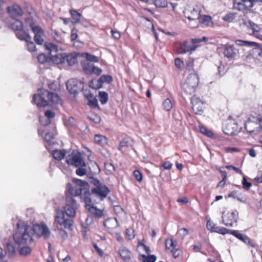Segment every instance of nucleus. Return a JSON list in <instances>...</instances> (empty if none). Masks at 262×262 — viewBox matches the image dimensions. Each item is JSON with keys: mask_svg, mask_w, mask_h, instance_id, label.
Masks as SVG:
<instances>
[{"mask_svg": "<svg viewBox=\"0 0 262 262\" xmlns=\"http://www.w3.org/2000/svg\"><path fill=\"white\" fill-rule=\"evenodd\" d=\"M17 231L13 235L16 244L19 245H28L33 242V235L35 234L38 237L47 238L50 232L48 227L43 224H35L33 227L26 224L24 221L19 220L16 225Z\"/></svg>", "mask_w": 262, "mask_h": 262, "instance_id": "1", "label": "nucleus"}, {"mask_svg": "<svg viewBox=\"0 0 262 262\" xmlns=\"http://www.w3.org/2000/svg\"><path fill=\"white\" fill-rule=\"evenodd\" d=\"M66 205L64 211L57 209L55 216V223L65 229L72 231L74 225V218L76 215V201L70 196H66Z\"/></svg>", "mask_w": 262, "mask_h": 262, "instance_id": "2", "label": "nucleus"}, {"mask_svg": "<svg viewBox=\"0 0 262 262\" xmlns=\"http://www.w3.org/2000/svg\"><path fill=\"white\" fill-rule=\"evenodd\" d=\"M207 40L208 38L204 36L202 38H192L190 39V42L193 44H199L202 41H206ZM198 46V45H190L188 41H184L176 43L174 46V50L178 54H184L194 51Z\"/></svg>", "mask_w": 262, "mask_h": 262, "instance_id": "3", "label": "nucleus"}, {"mask_svg": "<svg viewBox=\"0 0 262 262\" xmlns=\"http://www.w3.org/2000/svg\"><path fill=\"white\" fill-rule=\"evenodd\" d=\"M201 12V8L198 5L185 9L184 14L185 17L189 21L188 25L190 28H196L198 27V19Z\"/></svg>", "mask_w": 262, "mask_h": 262, "instance_id": "4", "label": "nucleus"}, {"mask_svg": "<svg viewBox=\"0 0 262 262\" xmlns=\"http://www.w3.org/2000/svg\"><path fill=\"white\" fill-rule=\"evenodd\" d=\"M199 83V77L198 74L196 72L190 73L182 84V89L186 94L191 95L196 91Z\"/></svg>", "mask_w": 262, "mask_h": 262, "instance_id": "5", "label": "nucleus"}, {"mask_svg": "<svg viewBox=\"0 0 262 262\" xmlns=\"http://www.w3.org/2000/svg\"><path fill=\"white\" fill-rule=\"evenodd\" d=\"M92 184L95 187L92 189L91 195L93 194L98 197L100 201H102L109 193V189L103 183L95 178L92 180Z\"/></svg>", "mask_w": 262, "mask_h": 262, "instance_id": "6", "label": "nucleus"}, {"mask_svg": "<svg viewBox=\"0 0 262 262\" xmlns=\"http://www.w3.org/2000/svg\"><path fill=\"white\" fill-rule=\"evenodd\" d=\"M66 163L75 167H86L81 154L77 150H73L72 152L66 157Z\"/></svg>", "mask_w": 262, "mask_h": 262, "instance_id": "7", "label": "nucleus"}, {"mask_svg": "<svg viewBox=\"0 0 262 262\" xmlns=\"http://www.w3.org/2000/svg\"><path fill=\"white\" fill-rule=\"evenodd\" d=\"M238 212L236 210L224 211L222 213L223 223L228 227H232L237 222Z\"/></svg>", "mask_w": 262, "mask_h": 262, "instance_id": "8", "label": "nucleus"}, {"mask_svg": "<svg viewBox=\"0 0 262 262\" xmlns=\"http://www.w3.org/2000/svg\"><path fill=\"white\" fill-rule=\"evenodd\" d=\"M177 242L172 238H167L165 241L166 250L170 251L174 258L179 257L183 254L182 250L177 247Z\"/></svg>", "mask_w": 262, "mask_h": 262, "instance_id": "9", "label": "nucleus"}, {"mask_svg": "<svg viewBox=\"0 0 262 262\" xmlns=\"http://www.w3.org/2000/svg\"><path fill=\"white\" fill-rule=\"evenodd\" d=\"M261 119L254 116H251L245 123V128L247 132L250 134L257 132L260 129Z\"/></svg>", "mask_w": 262, "mask_h": 262, "instance_id": "10", "label": "nucleus"}, {"mask_svg": "<svg viewBox=\"0 0 262 262\" xmlns=\"http://www.w3.org/2000/svg\"><path fill=\"white\" fill-rule=\"evenodd\" d=\"M192 109L196 115H202L205 108V103L200 97L193 95L191 99Z\"/></svg>", "mask_w": 262, "mask_h": 262, "instance_id": "11", "label": "nucleus"}, {"mask_svg": "<svg viewBox=\"0 0 262 262\" xmlns=\"http://www.w3.org/2000/svg\"><path fill=\"white\" fill-rule=\"evenodd\" d=\"M252 0H233V8L238 11H246L253 6Z\"/></svg>", "mask_w": 262, "mask_h": 262, "instance_id": "12", "label": "nucleus"}, {"mask_svg": "<svg viewBox=\"0 0 262 262\" xmlns=\"http://www.w3.org/2000/svg\"><path fill=\"white\" fill-rule=\"evenodd\" d=\"M113 81V77L108 75H102L99 79H94L90 81V86L94 89H99L102 87L104 83H110Z\"/></svg>", "mask_w": 262, "mask_h": 262, "instance_id": "13", "label": "nucleus"}, {"mask_svg": "<svg viewBox=\"0 0 262 262\" xmlns=\"http://www.w3.org/2000/svg\"><path fill=\"white\" fill-rule=\"evenodd\" d=\"M83 201L85 203V208L88 210L90 213L98 217H101L103 216V213L102 211L98 209L94 206V203L93 202L91 196L85 197Z\"/></svg>", "mask_w": 262, "mask_h": 262, "instance_id": "14", "label": "nucleus"}, {"mask_svg": "<svg viewBox=\"0 0 262 262\" xmlns=\"http://www.w3.org/2000/svg\"><path fill=\"white\" fill-rule=\"evenodd\" d=\"M43 90H40V93L34 94L33 97V101L39 107H44L48 104V100L45 98L47 95H43Z\"/></svg>", "mask_w": 262, "mask_h": 262, "instance_id": "15", "label": "nucleus"}, {"mask_svg": "<svg viewBox=\"0 0 262 262\" xmlns=\"http://www.w3.org/2000/svg\"><path fill=\"white\" fill-rule=\"evenodd\" d=\"M73 182L76 184L77 187L83 190V194L82 195L83 200H84L85 197L91 196V193L89 190V184L86 181L80 179H73Z\"/></svg>", "mask_w": 262, "mask_h": 262, "instance_id": "16", "label": "nucleus"}, {"mask_svg": "<svg viewBox=\"0 0 262 262\" xmlns=\"http://www.w3.org/2000/svg\"><path fill=\"white\" fill-rule=\"evenodd\" d=\"M7 10L8 14L12 18L20 17L24 14L21 8L16 4H13L8 6Z\"/></svg>", "mask_w": 262, "mask_h": 262, "instance_id": "17", "label": "nucleus"}, {"mask_svg": "<svg viewBox=\"0 0 262 262\" xmlns=\"http://www.w3.org/2000/svg\"><path fill=\"white\" fill-rule=\"evenodd\" d=\"M30 27H31L33 32L35 34V42L38 45H42L44 41L42 38V36L43 35V29L39 26H34L33 24H31Z\"/></svg>", "mask_w": 262, "mask_h": 262, "instance_id": "18", "label": "nucleus"}, {"mask_svg": "<svg viewBox=\"0 0 262 262\" xmlns=\"http://www.w3.org/2000/svg\"><path fill=\"white\" fill-rule=\"evenodd\" d=\"M223 129L225 134L228 136H233L237 132L238 126L234 121H230L224 126Z\"/></svg>", "mask_w": 262, "mask_h": 262, "instance_id": "19", "label": "nucleus"}, {"mask_svg": "<svg viewBox=\"0 0 262 262\" xmlns=\"http://www.w3.org/2000/svg\"><path fill=\"white\" fill-rule=\"evenodd\" d=\"M66 190L67 191L70 196H77L80 195L81 199H82V195L83 194V190L80 188H78L77 186L73 187L71 183H68L66 186ZM69 196L67 194L66 195Z\"/></svg>", "mask_w": 262, "mask_h": 262, "instance_id": "20", "label": "nucleus"}, {"mask_svg": "<svg viewBox=\"0 0 262 262\" xmlns=\"http://www.w3.org/2000/svg\"><path fill=\"white\" fill-rule=\"evenodd\" d=\"M245 24L252 30V35L262 40V35L260 34V28L258 25L251 20H248Z\"/></svg>", "mask_w": 262, "mask_h": 262, "instance_id": "21", "label": "nucleus"}, {"mask_svg": "<svg viewBox=\"0 0 262 262\" xmlns=\"http://www.w3.org/2000/svg\"><path fill=\"white\" fill-rule=\"evenodd\" d=\"M43 95H47L48 102L49 101L51 103L56 104L61 102L60 97L56 93L49 92L47 90L43 91Z\"/></svg>", "mask_w": 262, "mask_h": 262, "instance_id": "22", "label": "nucleus"}, {"mask_svg": "<svg viewBox=\"0 0 262 262\" xmlns=\"http://www.w3.org/2000/svg\"><path fill=\"white\" fill-rule=\"evenodd\" d=\"M198 26L200 24L203 25L205 26H211L213 25V21L211 16L207 15L200 14L199 18L198 19Z\"/></svg>", "mask_w": 262, "mask_h": 262, "instance_id": "23", "label": "nucleus"}, {"mask_svg": "<svg viewBox=\"0 0 262 262\" xmlns=\"http://www.w3.org/2000/svg\"><path fill=\"white\" fill-rule=\"evenodd\" d=\"M77 82V81L74 79H71L67 81V88L71 94H75L78 93Z\"/></svg>", "mask_w": 262, "mask_h": 262, "instance_id": "24", "label": "nucleus"}, {"mask_svg": "<svg viewBox=\"0 0 262 262\" xmlns=\"http://www.w3.org/2000/svg\"><path fill=\"white\" fill-rule=\"evenodd\" d=\"M77 56L78 55L75 53L69 54L65 53V63H67L69 66L75 64L77 61Z\"/></svg>", "mask_w": 262, "mask_h": 262, "instance_id": "25", "label": "nucleus"}, {"mask_svg": "<svg viewBox=\"0 0 262 262\" xmlns=\"http://www.w3.org/2000/svg\"><path fill=\"white\" fill-rule=\"evenodd\" d=\"M18 39L21 40L29 41L31 40V37L23 29H20L15 33Z\"/></svg>", "mask_w": 262, "mask_h": 262, "instance_id": "26", "label": "nucleus"}, {"mask_svg": "<svg viewBox=\"0 0 262 262\" xmlns=\"http://www.w3.org/2000/svg\"><path fill=\"white\" fill-rule=\"evenodd\" d=\"M231 234L234 235L238 239L243 241L246 244H250L251 243L250 238L246 235L240 233L237 230H233L231 232Z\"/></svg>", "mask_w": 262, "mask_h": 262, "instance_id": "27", "label": "nucleus"}, {"mask_svg": "<svg viewBox=\"0 0 262 262\" xmlns=\"http://www.w3.org/2000/svg\"><path fill=\"white\" fill-rule=\"evenodd\" d=\"M119 254L124 261H128L132 256V252L125 248H122L119 250Z\"/></svg>", "mask_w": 262, "mask_h": 262, "instance_id": "28", "label": "nucleus"}, {"mask_svg": "<svg viewBox=\"0 0 262 262\" xmlns=\"http://www.w3.org/2000/svg\"><path fill=\"white\" fill-rule=\"evenodd\" d=\"M234 50V48L233 45L226 46L224 51V56L228 58H234L235 55Z\"/></svg>", "mask_w": 262, "mask_h": 262, "instance_id": "29", "label": "nucleus"}, {"mask_svg": "<svg viewBox=\"0 0 262 262\" xmlns=\"http://www.w3.org/2000/svg\"><path fill=\"white\" fill-rule=\"evenodd\" d=\"M64 56L65 53H58L55 55L52 56L51 59L53 62L55 64H62L65 63Z\"/></svg>", "mask_w": 262, "mask_h": 262, "instance_id": "30", "label": "nucleus"}, {"mask_svg": "<svg viewBox=\"0 0 262 262\" xmlns=\"http://www.w3.org/2000/svg\"><path fill=\"white\" fill-rule=\"evenodd\" d=\"M66 154L65 150H54L52 153L53 158L58 161L62 160L66 156Z\"/></svg>", "mask_w": 262, "mask_h": 262, "instance_id": "31", "label": "nucleus"}, {"mask_svg": "<svg viewBox=\"0 0 262 262\" xmlns=\"http://www.w3.org/2000/svg\"><path fill=\"white\" fill-rule=\"evenodd\" d=\"M82 70L85 74H93V64L88 62H83L81 63Z\"/></svg>", "mask_w": 262, "mask_h": 262, "instance_id": "32", "label": "nucleus"}, {"mask_svg": "<svg viewBox=\"0 0 262 262\" xmlns=\"http://www.w3.org/2000/svg\"><path fill=\"white\" fill-rule=\"evenodd\" d=\"M11 28L15 33L17 31H20V29H23L24 24L21 21L18 19H14L11 24Z\"/></svg>", "mask_w": 262, "mask_h": 262, "instance_id": "33", "label": "nucleus"}, {"mask_svg": "<svg viewBox=\"0 0 262 262\" xmlns=\"http://www.w3.org/2000/svg\"><path fill=\"white\" fill-rule=\"evenodd\" d=\"M87 98L89 101L88 104L90 107L92 108L98 107L97 100L92 94L88 95Z\"/></svg>", "mask_w": 262, "mask_h": 262, "instance_id": "34", "label": "nucleus"}, {"mask_svg": "<svg viewBox=\"0 0 262 262\" xmlns=\"http://www.w3.org/2000/svg\"><path fill=\"white\" fill-rule=\"evenodd\" d=\"M6 248L8 256L13 257L15 255V249L12 244L11 243H7Z\"/></svg>", "mask_w": 262, "mask_h": 262, "instance_id": "35", "label": "nucleus"}, {"mask_svg": "<svg viewBox=\"0 0 262 262\" xmlns=\"http://www.w3.org/2000/svg\"><path fill=\"white\" fill-rule=\"evenodd\" d=\"M55 136V134L53 132H49L45 134L43 138L49 144H52L54 143Z\"/></svg>", "mask_w": 262, "mask_h": 262, "instance_id": "36", "label": "nucleus"}, {"mask_svg": "<svg viewBox=\"0 0 262 262\" xmlns=\"http://www.w3.org/2000/svg\"><path fill=\"white\" fill-rule=\"evenodd\" d=\"M94 141L96 143L102 145L106 143V138L102 135H96L94 137Z\"/></svg>", "mask_w": 262, "mask_h": 262, "instance_id": "37", "label": "nucleus"}, {"mask_svg": "<svg viewBox=\"0 0 262 262\" xmlns=\"http://www.w3.org/2000/svg\"><path fill=\"white\" fill-rule=\"evenodd\" d=\"M163 109L167 112L170 111L172 108V104L171 101L169 99H166L162 104Z\"/></svg>", "mask_w": 262, "mask_h": 262, "instance_id": "38", "label": "nucleus"}, {"mask_svg": "<svg viewBox=\"0 0 262 262\" xmlns=\"http://www.w3.org/2000/svg\"><path fill=\"white\" fill-rule=\"evenodd\" d=\"M129 138L128 137H125L122 141L120 142L118 149L120 151H122L123 148L127 147L128 146Z\"/></svg>", "mask_w": 262, "mask_h": 262, "instance_id": "39", "label": "nucleus"}, {"mask_svg": "<svg viewBox=\"0 0 262 262\" xmlns=\"http://www.w3.org/2000/svg\"><path fill=\"white\" fill-rule=\"evenodd\" d=\"M140 257L143 259L142 262H155L157 259V257L155 255H149L146 256L144 254H141Z\"/></svg>", "mask_w": 262, "mask_h": 262, "instance_id": "40", "label": "nucleus"}, {"mask_svg": "<svg viewBox=\"0 0 262 262\" xmlns=\"http://www.w3.org/2000/svg\"><path fill=\"white\" fill-rule=\"evenodd\" d=\"M45 47L46 49L49 51L50 52H57L58 51V46L53 43L50 42H46L45 44Z\"/></svg>", "mask_w": 262, "mask_h": 262, "instance_id": "41", "label": "nucleus"}, {"mask_svg": "<svg viewBox=\"0 0 262 262\" xmlns=\"http://www.w3.org/2000/svg\"><path fill=\"white\" fill-rule=\"evenodd\" d=\"M82 56L90 61L94 62H98L99 61V58L98 57L88 53H83L82 54Z\"/></svg>", "mask_w": 262, "mask_h": 262, "instance_id": "42", "label": "nucleus"}, {"mask_svg": "<svg viewBox=\"0 0 262 262\" xmlns=\"http://www.w3.org/2000/svg\"><path fill=\"white\" fill-rule=\"evenodd\" d=\"M70 13L72 16V18L76 23H78L80 20L81 14L75 10H71L70 11Z\"/></svg>", "mask_w": 262, "mask_h": 262, "instance_id": "43", "label": "nucleus"}, {"mask_svg": "<svg viewBox=\"0 0 262 262\" xmlns=\"http://www.w3.org/2000/svg\"><path fill=\"white\" fill-rule=\"evenodd\" d=\"M200 131L208 137H212L213 136L212 132L204 126L202 125L200 126Z\"/></svg>", "mask_w": 262, "mask_h": 262, "instance_id": "44", "label": "nucleus"}, {"mask_svg": "<svg viewBox=\"0 0 262 262\" xmlns=\"http://www.w3.org/2000/svg\"><path fill=\"white\" fill-rule=\"evenodd\" d=\"M19 252L20 255L27 256L31 253L32 249L28 246H25L20 248Z\"/></svg>", "mask_w": 262, "mask_h": 262, "instance_id": "45", "label": "nucleus"}, {"mask_svg": "<svg viewBox=\"0 0 262 262\" xmlns=\"http://www.w3.org/2000/svg\"><path fill=\"white\" fill-rule=\"evenodd\" d=\"M239 42H243V46H251L259 48L260 45L259 43L246 40H238Z\"/></svg>", "mask_w": 262, "mask_h": 262, "instance_id": "46", "label": "nucleus"}, {"mask_svg": "<svg viewBox=\"0 0 262 262\" xmlns=\"http://www.w3.org/2000/svg\"><path fill=\"white\" fill-rule=\"evenodd\" d=\"M99 100L101 104H105L108 100V95L107 93L105 92H99Z\"/></svg>", "mask_w": 262, "mask_h": 262, "instance_id": "47", "label": "nucleus"}, {"mask_svg": "<svg viewBox=\"0 0 262 262\" xmlns=\"http://www.w3.org/2000/svg\"><path fill=\"white\" fill-rule=\"evenodd\" d=\"M52 35L53 36V38L54 40L58 43H62V38L60 34H59L57 31L56 30H54L52 31Z\"/></svg>", "mask_w": 262, "mask_h": 262, "instance_id": "48", "label": "nucleus"}, {"mask_svg": "<svg viewBox=\"0 0 262 262\" xmlns=\"http://www.w3.org/2000/svg\"><path fill=\"white\" fill-rule=\"evenodd\" d=\"M133 175L138 182H141L142 181L143 174L140 172V171H139V170H134L133 172Z\"/></svg>", "mask_w": 262, "mask_h": 262, "instance_id": "49", "label": "nucleus"}, {"mask_svg": "<svg viewBox=\"0 0 262 262\" xmlns=\"http://www.w3.org/2000/svg\"><path fill=\"white\" fill-rule=\"evenodd\" d=\"M126 235L129 240H132L135 236V231L132 228H128L126 230Z\"/></svg>", "mask_w": 262, "mask_h": 262, "instance_id": "50", "label": "nucleus"}, {"mask_svg": "<svg viewBox=\"0 0 262 262\" xmlns=\"http://www.w3.org/2000/svg\"><path fill=\"white\" fill-rule=\"evenodd\" d=\"M242 185L243 188L246 190H249L252 186V184L250 182L247 181L245 176L243 177V178Z\"/></svg>", "mask_w": 262, "mask_h": 262, "instance_id": "51", "label": "nucleus"}, {"mask_svg": "<svg viewBox=\"0 0 262 262\" xmlns=\"http://www.w3.org/2000/svg\"><path fill=\"white\" fill-rule=\"evenodd\" d=\"M76 173L79 176H83L86 174L87 171L85 167H77Z\"/></svg>", "mask_w": 262, "mask_h": 262, "instance_id": "52", "label": "nucleus"}, {"mask_svg": "<svg viewBox=\"0 0 262 262\" xmlns=\"http://www.w3.org/2000/svg\"><path fill=\"white\" fill-rule=\"evenodd\" d=\"M27 42V49L30 52H34L36 51V47L33 42L31 40L26 41Z\"/></svg>", "mask_w": 262, "mask_h": 262, "instance_id": "53", "label": "nucleus"}, {"mask_svg": "<svg viewBox=\"0 0 262 262\" xmlns=\"http://www.w3.org/2000/svg\"><path fill=\"white\" fill-rule=\"evenodd\" d=\"M194 59L193 58H189L188 60L186 61V68L188 70H193Z\"/></svg>", "mask_w": 262, "mask_h": 262, "instance_id": "54", "label": "nucleus"}, {"mask_svg": "<svg viewBox=\"0 0 262 262\" xmlns=\"http://www.w3.org/2000/svg\"><path fill=\"white\" fill-rule=\"evenodd\" d=\"M155 4L158 7H167V2L165 0H155Z\"/></svg>", "mask_w": 262, "mask_h": 262, "instance_id": "55", "label": "nucleus"}, {"mask_svg": "<svg viewBox=\"0 0 262 262\" xmlns=\"http://www.w3.org/2000/svg\"><path fill=\"white\" fill-rule=\"evenodd\" d=\"M174 64L179 70H181L184 66V62L181 58L177 57L174 59Z\"/></svg>", "mask_w": 262, "mask_h": 262, "instance_id": "56", "label": "nucleus"}, {"mask_svg": "<svg viewBox=\"0 0 262 262\" xmlns=\"http://www.w3.org/2000/svg\"><path fill=\"white\" fill-rule=\"evenodd\" d=\"M180 237L183 239L189 233V230L186 228H182L178 231Z\"/></svg>", "mask_w": 262, "mask_h": 262, "instance_id": "57", "label": "nucleus"}, {"mask_svg": "<svg viewBox=\"0 0 262 262\" xmlns=\"http://www.w3.org/2000/svg\"><path fill=\"white\" fill-rule=\"evenodd\" d=\"M78 37V35L77 33V30L75 28H73L71 31V34L70 36L71 41H75L77 39Z\"/></svg>", "mask_w": 262, "mask_h": 262, "instance_id": "58", "label": "nucleus"}, {"mask_svg": "<svg viewBox=\"0 0 262 262\" xmlns=\"http://www.w3.org/2000/svg\"><path fill=\"white\" fill-rule=\"evenodd\" d=\"M224 150L226 152H238L241 151L239 148L236 147H225Z\"/></svg>", "mask_w": 262, "mask_h": 262, "instance_id": "59", "label": "nucleus"}, {"mask_svg": "<svg viewBox=\"0 0 262 262\" xmlns=\"http://www.w3.org/2000/svg\"><path fill=\"white\" fill-rule=\"evenodd\" d=\"M38 60L40 63H45L48 60V58L45 54H40L38 57Z\"/></svg>", "mask_w": 262, "mask_h": 262, "instance_id": "60", "label": "nucleus"}, {"mask_svg": "<svg viewBox=\"0 0 262 262\" xmlns=\"http://www.w3.org/2000/svg\"><path fill=\"white\" fill-rule=\"evenodd\" d=\"M235 18L234 14L233 13H229L226 14L223 18V19L226 21L231 22Z\"/></svg>", "mask_w": 262, "mask_h": 262, "instance_id": "61", "label": "nucleus"}, {"mask_svg": "<svg viewBox=\"0 0 262 262\" xmlns=\"http://www.w3.org/2000/svg\"><path fill=\"white\" fill-rule=\"evenodd\" d=\"M225 168L228 169H232L234 170L236 173L243 174L242 171L237 167H236L232 165H226Z\"/></svg>", "mask_w": 262, "mask_h": 262, "instance_id": "62", "label": "nucleus"}, {"mask_svg": "<svg viewBox=\"0 0 262 262\" xmlns=\"http://www.w3.org/2000/svg\"><path fill=\"white\" fill-rule=\"evenodd\" d=\"M172 166V164L169 161H165L161 165L164 169L170 170L171 169Z\"/></svg>", "mask_w": 262, "mask_h": 262, "instance_id": "63", "label": "nucleus"}, {"mask_svg": "<svg viewBox=\"0 0 262 262\" xmlns=\"http://www.w3.org/2000/svg\"><path fill=\"white\" fill-rule=\"evenodd\" d=\"M216 170L221 173L222 179L227 180V174L226 171L223 170L221 169L220 167H216Z\"/></svg>", "mask_w": 262, "mask_h": 262, "instance_id": "64", "label": "nucleus"}]
</instances>
